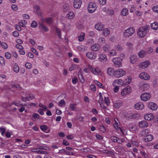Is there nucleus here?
<instances>
[{"instance_id": "nucleus-1", "label": "nucleus", "mask_w": 158, "mask_h": 158, "mask_svg": "<svg viewBox=\"0 0 158 158\" xmlns=\"http://www.w3.org/2000/svg\"><path fill=\"white\" fill-rule=\"evenodd\" d=\"M83 70L86 73L91 72L96 76L101 75V70L99 68L94 67L92 65L90 64H87L86 67L83 69Z\"/></svg>"}, {"instance_id": "nucleus-2", "label": "nucleus", "mask_w": 158, "mask_h": 158, "mask_svg": "<svg viewBox=\"0 0 158 158\" xmlns=\"http://www.w3.org/2000/svg\"><path fill=\"white\" fill-rule=\"evenodd\" d=\"M150 29L149 25H146L144 26L140 27L137 31L138 36L140 38H143L145 36L147 33Z\"/></svg>"}, {"instance_id": "nucleus-3", "label": "nucleus", "mask_w": 158, "mask_h": 158, "mask_svg": "<svg viewBox=\"0 0 158 158\" xmlns=\"http://www.w3.org/2000/svg\"><path fill=\"white\" fill-rule=\"evenodd\" d=\"M132 90V87L129 85H127L122 89L120 93L121 97L123 98L126 97L131 93Z\"/></svg>"}, {"instance_id": "nucleus-4", "label": "nucleus", "mask_w": 158, "mask_h": 158, "mask_svg": "<svg viewBox=\"0 0 158 158\" xmlns=\"http://www.w3.org/2000/svg\"><path fill=\"white\" fill-rule=\"evenodd\" d=\"M97 8L96 4L94 2H89L87 5V10L89 13H93L95 12Z\"/></svg>"}, {"instance_id": "nucleus-5", "label": "nucleus", "mask_w": 158, "mask_h": 158, "mask_svg": "<svg viewBox=\"0 0 158 158\" xmlns=\"http://www.w3.org/2000/svg\"><path fill=\"white\" fill-rule=\"evenodd\" d=\"M135 29L132 27H129L125 30L123 33V36L127 38L131 36L135 33Z\"/></svg>"}, {"instance_id": "nucleus-6", "label": "nucleus", "mask_w": 158, "mask_h": 158, "mask_svg": "<svg viewBox=\"0 0 158 158\" xmlns=\"http://www.w3.org/2000/svg\"><path fill=\"white\" fill-rule=\"evenodd\" d=\"M126 73V71L123 69L120 68L116 70L115 77L119 78L125 75Z\"/></svg>"}, {"instance_id": "nucleus-7", "label": "nucleus", "mask_w": 158, "mask_h": 158, "mask_svg": "<svg viewBox=\"0 0 158 158\" xmlns=\"http://www.w3.org/2000/svg\"><path fill=\"white\" fill-rule=\"evenodd\" d=\"M151 62L148 60H146L140 62L139 64V68L144 69L148 68Z\"/></svg>"}, {"instance_id": "nucleus-8", "label": "nucleus", "mask_w": 158, "mask_h": 158, "mask_svg": "<svg viewBox=\"0 0 158 158\" xmlns=\"http://www.w3.org/2000/svg\"><path fill=\"white\" fill-rule=\"evenodd\" d=\"M122 59L119 57H116L114 58L112 61L114 64L117 67H121L122 66Z\"/></svg>"}, {"instance_id": "nucleus-9", "label": "nucleus", "mask_w": 158, "mask_h": 158, "mask_svg": "<svg viewBox=\"0 0 158 158\" xmlns=\"http://www.w3.org/2000/svg\"><path fill=\"white\" fill-rule=\"evenodd\" d=\"M151 97V94L149 93H144L140 95L141 99L143 101H147L149 100Z\"/></svg>"}, {"instance_id": "nucleus-10", "label": "nucleus", "mask_w": 158, "mask_h": 158, "mask_svg": "<svg viewBox=\"0 0 158 158\" xmlns=\"http://www.w3.org/2000/svg\"><path fill=\"white\" fill-rule=\"evenodd\" d=\"M148 107L150 110L155 111L158 108V106L157 104L153 102H150L148 103Z\"/></svg>"}, {"instance_id": "nucleus-11", "label": "nucleus", "mask_w": 158, "mask_h": 158, "mask_svg": "<svg viewBox=\"0 0 158 158\" xmlns=\"http://www.w3.org/2000/svg\"><path fill=\"white\" fill-rule=\"evenodd\" d=\"M139 77L140 78L145 80H148L150 78L149 75L146 72H141L139 74Z\"/></svg>"}, {"instance_id": "nucleus-12", "label": "nucleus", "mask_w": 158, "mask_h": 158, "mask_svg": "<svg viewBox=\"0 0 158 158\" xmlns=\"http://www.w3.org/2000/svg\"><path fill=\"white\" fill-rule=\"evenodd\" d=\"M113 84H114L116 85H118L119 87H121L125 85L124 84V81L122 79H118L114 80L112 82Z\"/></svg>"}, {"instance_id": "nucleus-13", "label": "nucleus", "mask_w": 158, "mask_h": 158, "mask_svg": "<svg viewBox=\"0 0 158 158\" xmlns=\"http://www.w3.org/2000/svg\"><path fill=\"white\" fill-rule=\"evenodd\" d=\"M86 56L91 60H95L97 56V54L94 52H89L86 53Z\"/></svg>"}, {"instance_id": "nucleus-14", "label": "nucleus", "mask_w": 158, "mask_h": 158, "mask_svg": "<svg viewBox=\"0 0 158 158\" xmlns=\"http://www.w3.org/2000/svg\"><path fill=\"white\" fill-rule=\"evenodd\" d=\"M139 86L140 90L143 91L147 90L150 87L149 84L144 83L143 82H140L139 84Z\"/></svg>"}, {"instance_id": "nucleus-15", "label": "nucleus", "mask_w": 158, "mask_h": 158, "mask_svg": "<svg viewBox=\"0 0 158 158\" xmlns=\"http://www.w3.org/2000/svg\"><path fill=\"white\" fill-rule=\"evenodd\" d=\"M134 108L138 110H143L144 107V105L143 102H138L134 105Z\"/></svg>"}, {"instance_id": "nucleus-16", "label": "nucleus", "mask_w": 158, "mask_h": 158, "mask_svg": "<svg viewBox=\"0 0 158 158\" xmlns=\"http://www.w3.org/2000/svg\"><path fill=\"white\" fill-rule=\"evenodd\" d=\"M115 71L116 70L111 67H109L107 69V73L110 77H115Z\"/></svg>"}, {"instance_id": "nucleus-17", "label": "nucleus", "mask_w": 158, "mask_h": 158, "mask_svg": "<svg viewBox=\"0 0 158 158\" xmlns=\"http://www.w3.org/2000/svg\"><path fill=\"white\" fill-rule=\"evenodd\" d=\"M34 97V95H33L31 93H30L26 97H22L21 98V100L23 101L26 102L27 101L31 100L33 99Z\"/></svg>"}, {"instance_id": "nucleus-18", "label": "nucleus", "mask_w": 158, "mask_h": 158, "mask_svg": "<svg viewBox=\"0 0 158 158\" xmlns=\"http://www.w3.org/2000/svg\"><path fill=\"white\" fill-rule=\"evenodd\" d=\"M73 6L76 9L80 8L82 4L81 0H74L73 1Z\"/></svg>"}, {"instance_id": "nucleus-19", "label": "nucleus", "mask_w": 158, "mask_h": 158, "mask_svg": "<svg viewBox=\"0 0 158 158\" xmlns=\"http://www.w3.org/2000/svg\"><path fill=\"white\" fill-rule=\"evenodd\" d=\"M120 123L118 120L116 118L114 119V128L117 131H119V129H120Z\"/></svg>"}, {"instance_id": "nucleus-20", "label": "nucleus", "mask_w": 158, "mask_h": 158, "mask_svg": "<svg viewBox=\"0 0 158 158\" xmlns=\"http://www.w3.org/2000/svg\"><path fill=\"white\" fill-rule=\"evenodd\" d=\"M154 115L152 113L147 114L144 115V118L145 119L148 121H152L154 118Z\"/></svg>"}, {"instance_id": "nucleus-21", "label": "nucleus", "mask_w": 158, "mask_h": 158, "mask_svg": "<svg viewBox=\"0 0 158 158\" xmlns=\"http://www.w3.org/2000/svg\"><path fill=\"white\" fill-rule=\"evenodd\" d=\"M98 59L99 61L103 63L106 62L107 60L106 56L104 54H100L99 55Z\"/></svg>"}, {"instance_id": "nucleus-22", "label": "nucleus", "mask_w": 158, "mask_h": 158, "mask_svg": "<svg viewBox=\"0 0 158 158\" xmlns=\"http://www.w3.org/2000/svg\"><path fill=\"white\" fill-rule=\"evenodd\" d=\"M41 130L44 132L48 133L50 132L51 129L47 126L45 125H43L40 126Z\"/></svg>"}, {"instance_id": "nucleus-23", "label": "nucleus", "mask_w": 158, "mask_h": 158, "mask_svg": "<svg viewBox=\"0 0 158 158\" xmlns=\"http://www.w3.org/2000/svg\"><path fill=\"white\" fill-rule=\"evenodd\" d=\"M148 123L145 120H142L139 123V126L140 128L147 127L148 126Z\"/></svg>"}, {"instance_id": "nucleus-24", "label": "nucleus", "mask_w": 158, "mask_h": 158, "mask_svg": "<svg viewBox=\"0 0 158 158\" xmlns=\"http://www.w3.org/2000/svg\"><path fill=\"white\" fill-rule=\"evenodd\" d=\"M138 58L136 55H132L130 56V62L132 64H135L137 61Z\"/></svg>"}, {"instance_id": "nucleus-25", "label": "nucleus", "mask_w": 158, "mask_h": 158, "mask_svg": "<svg viewBox=\"0 0 158 158\" xmlns=\"http://www.w3.org/2000/svg\"><path fill=\"white\" fill-rule=\"evenodd\" d=\"M124 81L125 85H128L131 83L132 81V77L130 76H127Z\"/></svg>"}, {"instance_id": "nucleus-26", "label": "nucleus", "mask_w": 158, "mask_h": 158, "mask_svg": "<svg viewBox=\"0 0 158 158\" xmlns=\"http://www.w3.org/2000/svg\"><path fill=\"white\" fill-rule=\"evenodd\" d=\"M95 27L97 30L101 31L104 29V26L102 24L98 23L95 24Z\"/></svg>"}, {"instance_id": "nucleus-27", "label": "nucleus", "mask_w": 158, "mask_h": 158, "mask_svg": "<svg viewBox=\"0 0 158 158\" xmlns=\"http://www.w3.org/2000/svg\"><path fill=\"white\" fill-rule=\"evenodd\" d=\"M153 139V136L152 135L150 134L144 137L143 140L145 142H148L152 141Z\"/></svg>"}, {"instance_id": "nucleus-28", "label": "nucleus", "mask_w": 158, "mask_h": 158, "mask_svg": "<svg viewBox=\"0 0 158 158\" xmlns=\"http://www.w3.org/2000/svg\"><path fill=\"white\" fill-rule=\"evenodd\" d=\"M138 145L137 142L131 140L130 142H129L126 144V146L129 148L131 147L132 146L137 147Z\"/></svg>"}, {"instance_id": "nucleus-29", "label": "nucleus", "mask_w": 158, "mask_h": 158, "mask_svg": "<svg viewBox=\"0 0 158 158\" xmlns=\"http://www.w3.org/2000/svg\"><path fill=\"white\" fill-rule=\"evenodd\" d=\"M93 82L94 84L96 85L100 88L102 89H106L105 87L101 83L99 82L98 81L96 80H94L93 81Z\"/></svg>"}, {"instance_id": "nucleus-30", "label": "nucleus", "mask_w": 158, "mask_h": 158, "mask_svg": "<svg viewBox=\"0 0 158 158\" xmlns=\"http://www.w3.org/2000/svg\"><path fill=\"white\" fill-rule=\"evenodd\" d=\"M129 14L128 10L126 8H123L121 11L120 15L122 16H126Z\"/></svg>"}, {"instance_id": "nucleus-31", "label": "nucleus", "mask_w": 158, "mask_h": 158, "mask_svg": "<svg viewBox=\"0 0 158 158\" xmlns=\"http://www.w3.org/2000/svg\"><path fill=\"white\" fill-rule=\"evenodd\" d=\"M100 45L98 44H95L93 45L91 47L92 50L94 51H98L100 48Z\"/></svg>"}, {"instance_id": "nucleus-32", "label": "nucleus", "mask_w": 158, "mask_h": 158, "mask_svg": "<svg viewBox=\"0 0 158 158\" xmlns=\"http://www.w3.org/2000/svg\"><path fill=\"white\" fill-rule=\"evenodd\" d=\"M149 131L148 129H145L142 130L140 132V135L144 137L149 135Z\"/></svg>"}, {"instance_id": "nucleus-33", "label": "nucleus", "mask_w": 158, "mask_h": 158, "mask_svg": "<svg viewBox=\"0 0 158 158\" xmlns=\"http://www.w3.org/2000/svg\"><path fill=\"white\" fill-rule=\"evenodd\" d=\"M139 116V114H138L130 112L127 116L130 118H136Z\"/></svg>"}, {"instance_id": "nucleus-34", "label": "nucleus", "mask_w": 158, "mask_h": 158, "mask_svg": "<svg viewBox=\"0 0 158 158\" xmlns=\"http://www.w3.org/2000/svg\"><path fill=\"white\" fill-rule=\"evenodd\" d=\"M34 12L36 14H37L39 15H40L41 13L40 11V7L39 6H35L34 7Z\"/></svg>"}, {"instance_id": "nucleus-35", "label": "nucleus", "mask_w": 158, "mask_h": 158, "mask_svg": "<svg viewBox=\"0 0 158 158\" xmlns=\"http://www.w3.org/2000/svg\"><path fill=\"white\" fill-rule=\"evenodd\" d=\"M128 127L130 131H135L137 129V127L132 124H130L128 126Z\"/></svg>"}, {"instance_id": "nucleus-36", "label": "nucleus", "mask_w": 158, "mask_h": 158, "mask_svg": "<svg viewBox=\"0 0 158 158\" xmlns=\"http://www.w3.org/2000/svg\"><path fill=\"white\" fill-rule=\"evenodd\" d=\"M151 27L153 29L156 30L158 29V23L156 22H154L151 23Z\"/></svg>"}, {"instance_id": "nucleus-37", "label": "nucleus", "mask_w": 158, "mask_h": 158, "mask_svg": "<svg viewBox=\"0 0 158 158\" xmlns=\"http://www.w3.org/2000/svg\"><path fill=\"white\" fill-rule=\"evenodd\" d=\"M103 34L105 36H108L110 33L109 30L107 28L104 29L103 30Z\"/></svg>"}, {"instance_id": "nucleus-38", "label": "nucleus", "mask_w": 158, "mask_h": 158, "mask_svg": "<svg viewBox=\"0 0 158 158\" xmlns=\"http://www.w3.org/2000/svg\"><path fill=\"white\" fill-rule=\"evenodd\" d=\"M139 56L141 58L144 57L146 55V52L143 50H141L138 53Z\"/></svg>"}, {"instance_id": "nucleus-39", "label": "nucleus", "mask_w": 158, "mask_h": 158, "mask_svg": "<svg viewBox=\"0 0 158 158\" xmlns=\"http://www.w3.org/2000/svg\"><path fill=\"white\" fill-rule=\"evenodd\" d=\"M77 49L78 51L80 52H83L87 50L86 48L84 46H78L77 47Z\"/></svg>"}, {"instance_id": "nucleus-40", "label": "nucleus", "mask_w": 158, "mask_h": 158, "mask_svg": "<svg viewBox=\"0 0 158 158\" xmlns=\"http://www.w3.org/2000/svg\"><path fill=\"white\" fill-rule=\"evenodd\" d=\"M112 85L114 87L113 89V92L115 93H117L119 90L120 87L118 86V85L113 84V83H112Z\"/></svg>"}, {"instance_id": "nucleus-41", "label": "nucleus", "mask_w": 158, "mask_h": 158, "mask_svg": "<svg viewBox=\"0 0 158 158\" xmlns=\"http://www.w3.org/2000/svg\"><path fill=\"white\" fill-rule=\"evenodd\" d=\"M75 16L73 12L72 11L69 12L67 15V17L69 19H73Z\"/></svg>"}, {"instance_id": "nucleus-42", "label": "nucleus", "mask_w": 158, "mask_h": 158, "mask_svg": "<svg viewBox=\"0 0 158 158\" xmlns=\"http://www.w3.org/2000/svg\"><path fill=\"white\" fill-rule=\"evenodd\" d=\"M0 131L2 135L3 136H4L5 133L6 131V128L3 126L0 127Z\"/></svg>"}, {"instance_id": "nucleus-43", "label": "nucleus", "mask_w": 158, "mask_h": 158, "mask_svg": "<svg viewBox=\"0 0 158 158\" xmlns=\"http://www.w3.org/2000/svg\"><path fill=\"white\" fill-rule=\"evenodd\" d=\"M119 131H120L122 134L123 135L126 134L127 133V129L124 127H120V129H119Z\"/></svg>"}, {"instance_id": "nucleus-44", "label": "nucleus", "mask_w": 158, "mask_h": 158, "mask_svg": "<svg viewBox=\"0 0 158 158\" xmlns=\"http://www.w3.org/2000/svg\"><path fill=\"white\" fill-rule=\"evenodd\" d=\"M39 26L40 29L43 31L46 32L48 31V28L42 24H40Z\"/></svg>"}, {"instance_id": "nucleus-45", "label": "nucleus", "mask_w": 158, "mask_h": 158, "mask_svg": "<svg viewBox=\"0 0 158 158\" xmlns=\"http://www.w3.org/2000/svg\"><path fill=\"white\" fill-rule=\"evenodd\" d=\"M110 48V45L109 44H106L103 47L104 51L105 52L108 51Z\"/></svg>"}, {"instance_id": "nucleus-46", "label": "nucleus", "mask_w": 158, "mask_h": 158, "mask_svg": "<svg viewBox=\"0 0 158 158\" xmlns=\"http://www.w3.org/2000/svg\"><path fill=\"white\" fill-rule=\"evenodd\" d=\"M114 48L117 51H121L123 50V48L121 45L118 44L115 45Z\"/></svg>"}, {"instance_id": "nucleus-47", "label": "nucleus", "mask_w": 158, "mask_h": 158, "mask_svg": "<svg viewBox=\"0 0 158 158\" xmlns=\"http://www.w3.org/2000/svg\"><path fill=\"white\" fill-rule=\"evenodd\" d=\"M27 23V22L25 20H22L19 22V24L23 27H26V25Z\"/></svg>"}, {"instance_id": "nucleus-48", "label": "nucleus", "mask_w": 158, "mask_h": 158, "mask_svg": "<svg viewBox=\"0 0 158 158\" xmlns=\"http://www.w3.org/2000/svg\"><path fill=\"white\" fill-rule=\"evenodd\" d=\"M85 34L84 33H81V35L78 37V40L79 41H83L85 37Z\"/></svg>"}, {"instance_id": "nucleus-49", "label": "nucleus", "mask_w": 158, "mask_h": 158, "mask_svg": "<svg viewBox=\"0 0 158 158\" xmlns=\"http://www.w3.org/2000/svg\"><path fill=\"white\" fill-rule=\"evenodd\" d=\"M13 70L15 72H16V73H18L19 71V66L16 64H15L13 66Z\"/></svg>"}, {"instance_id": "nucleus-50", "label": "nucleus", "mask_w": 158, "mask_h": 158, "mask_svg": "<svg viewBox=\"0 0 158 158\" xmlns=\"http://www.w3.org/2000/svg\"><path fill=\"white\" fill-rule=\"evenodd\" d=\"M109 55L111 56H115L117 55L116 51L114 49H112L109 51Z\"/></svg>"}, {"instance_id": "nucleus-51", "label": "nucleus", "mask_w": 158, "mask_h": 158, "mask_svg": "<svg viewBox=\"0 0 158 158\" xmlns=\"http://www.w3.org/2000/svg\"><path fill=\"white\" fill-rule=\"evenodd\" d=\"M77 65L75 64H73L71 67L69 68V70L70 71H72L75 69L77 68Z\"/></svg>"}, {"instance_id": "nucleus-52", "label": "nucleus", "mask_w": 158, "mask_h": 158, "mask_svg": "<svg viewBox=\"0 0 158 158\" xmlns=\"http://www.w3.org/2000/svg\"><path fill=\"white\" fill-rule=\"evenodd\" d=\"M76 105L75 104L71 103L70 104L69 107L71 110L74 111L76 109Z\"/></svg>"}, {"instance_id": "nucleus-53", "label": "nucleus", "mask_w": 158, "mask_h": 158, "mask_svg": "<svg viewBox=\"0 0 158 158\" xmlns=\"http://www.w3.org/2000/svg\"><path fill=\"white\" fill-rule=\"evenodd\" d=\"M0 45L2 47L5 49H6L8 48V46L7 44L5 42L1 43Z\"/></svg>"}, {"instance_id": "nucleus-54", "label": "nucleus", "mask_w": 158, "mask_h": 158, "mask_svg": "<svg viewBox=\"0 0 158 158\" xmlns=\"http://www.w3.org/2000/svg\"><path fill=\"white\" fill-rule=\"evenodd\" d=\"M64 26V30L65 31H68L71 28V26L69 23H67L66 24H65Z\"/></svg>"}, {"instance_id": "nucleus-55", "label": "nucleus", "mask_w": 158, "mask_h": 158, "mask_svg": "<svg viewBox=\"0 0 158 158\" xmlns=\"http://www.w3.org/2000/svg\"><path fill=\"white\" fill-rule=\"evenodd\" d=\"M78 77L80 80L81 83H83L85 82V80L82 74H79Z\"/></svg>"}, {"instance_id": "nucleus-56", "label": "nucleus", "mask_w": 158, "mask_h": 158, "mask_svg": "<svg viewBox=\"0 0 158 158\" xmlns=\"http://www.w3.org/2000/svg\"><path fill=\"white\" fill-rule=\"evenodd\" d=\"M39 106L41 107L42 109L43 110H48V108L47 107L45 106V105H43L41 103H40L39 104Z\"/></svg>"}, {"instance_id": "nucleus-57", "label": "nucleus", "mask_w": 158, "mask_h": 158, "mask_svg": "<svg viewBox=\"0 0 158 158\" xmlns=\"http://www.w3.org/2000/svg\"><path fill=\"white\" fill-rule=\"evenodd\" d=\"M25 67L28 69H31L32 67L31 64L30 62H27L25 64Z\"/></svg>"}, {"instance_id": "nucleus-58", "label": "nucleus", "mask_w": 158, "mask_h": 158, "mask_svg": "<svg viewBox=\"0 0 158 158\" xmlns=\"http://www.w3.org/2000/svg\"><path fill=\"white\" fill-rule=\"evenodd\" d=\"M9 87H8L7 88V89H10L11 87L12 88H14V87H17V86L16 85H15V84L14 83H9Z\"/></svg>"}, {"instance_id": "nucleus-59", "label": "nucleus", "mask_w": 158, "mask_h": 158, "mask_svg": "<svg viewBox=\"0 0 158 158\" xmlns=\"http://www.w3.org/2000/svg\"><path fill=\"white\" fill-rule=\"evenodd\" d=\"M100 131L103 133H104L106 131V129L103 125H101L99 127Z\"/></svg>"}, {"instance_id": "nucleus-60", "label": "nucleus", "mask_w": 158, "mask_h": 158, "mask_svg": "<svg viewBox=\"0 0 158 158\" xmlns=\"http://www.w3.org/2000/svg\"><path fill=\"white\" fill-rule=\"evenodd\" d=\"M104 102L107 106L109 105L110 103V101L108 98L106 97H105Z\"/></svg>"}, {"instance_id": "nucleus-61", "label": "nucleus", "mask_w": 158, "mask_h": 158, "mask_svg": "<svg viewBox=\"0 0 158 158\" xmlns=\"http://www.w3.org/2000/svg\"><path fill=\"white\" fill-rule=\"evenodd\" d=\"M5 61L4 59L2 57L0 56V63L3 66L5 64Z\"/></svg>"}, {"instance_id": "nucleus-62", "label": "nucleus", "mask_w": 158, "mask_h": 158, "mask_svg": "<svg viewBox=\"0 0 158 158\" xmlns=\"http://www.w3.org/2000/svg\"><path fill=\"white\" fill-rule=\"evenodd\" d=\"M152 10L155 12L158 13V5H156L153 7Z\"/></svg>"}, {"instance_id": "nucleus-63", "label": "nucleus", "mask_w": 158, "mask_h": 158, "mask_svg": "<svg viewBox=\"0 0 158 158\" xmlns=\"http://www.w3.org/2000/svg\"><path fill=\"white\" fill-rule=\"evenodd\" d=\"M81 150L82 152H90L91 151L90 149L87 148H81Z\"/></svg>"}, {"instance_id": "nucleus-64", "label": "nucleus", "mask_w": 158, "mask_h": 158, "mask_svg": "<svg viewBox=\"0 0 158 158\" xmlns=\"http://www.w3.org/2000/svg\"><path fill=\"white\" fill-rule=\"evenodd\" d=\"M90 88L91 90L93 92H95L96 90V86L94 84H91L90 85Z\"/></svg>"}]
</instances>
